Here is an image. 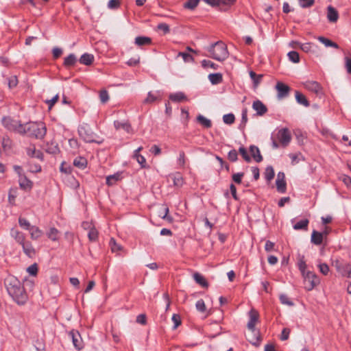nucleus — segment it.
I'll use <instances>...</instances> for the list:
<instances>
[{"mask_svg": "<svg viewBox=\"0 0 351 351\" xmlns=\"http://www.w3.org/2000/svg\"><path fill=\"white\" fill-rule=\"evenodd\" d=\"M4 284L9 295L16 303L23 305L27 302V294L22 283L15 276H8Z\"/></svg>", "mask_w": 351, "mask_h": 351, "instance_id": "1", "label": "nucleus"}, {"mask_svg": "<svg viewBox=\"0 0 351 351\" xmlns=\"http://www.w3.org/2000/svg\"><path fill=\"white\" fill-rule=\"evenodd\" d=\"M46 127L42 122H31L19 126V133L26 134L36 138H43L46 134Z\"/></svg>", "mask_w": 351, "mask_h": 351, "instance_id": "2", "label": "nucleus"}, {"mask_svg": "<svg viewBox=\"0 0 351 351\" xmlns=\"http://www.w3.org/2000/svg\"><path fill=\"white\" fill-rule=\"evenodd\" d=\"M207 49L210 53L209 56L218 61H223L228 56L227 47L221 41L213 44Z\"/></svg>", "mask_w": 351, "mask_h": 351, "instance_id": "3", "label": "nucleus"}, {"mask_svg": "<svg viewBox=\"0 0 351 351\" xmlns=\"http://www.w3.org/2000/svg\"><path fill=\"white\" fill-rule=\"evenodd\" d=\"M304 289L307 291L313 290L316 286L319 284V278L313 272L307 271L302 274Z\"/></svg>", "mask_w": 351, "mask_h": 351, "instance_id": "4", "label": "nucleus"}, {"mask_svg": "<svg viewBox=\"0 0 351 351\" xmlns=\"http://www.w3.org/2000/svg\"><path fill=\"white\" fill-rule=\"evenodd\" d=\"M3 125L9 130L15 131L19 133V126H23L18 121L12 119L10 117H5L2 120Z\"/></svg>", "mask_w": 351, "mask_h": 351, "instance_id": "5", "label": "nucleus"}, {"mask_svg": "<svg viewBox=\"0 0 351 351\" xmlns=\"http://www.w3.org/2000/svg\"><path fill=\"white\" fill-rule=\"evenodd\" d=\"M277 138L283 146H287L291 141V136L287 128L280 129L277 134Z\"/></svg>", "mask_w": 351, "mask_h": 351, "instance_id": "6", "label": "nucleus"}, {"mask_svg": "<svg viewBox=\"0 0 351 351\" xmlns=\"http://www.w3.org/2000/svg\"><path fill=\"white\" fill-rule=\"evenodd\" d=\"M250 320L247 323V328L251 331L254 332L255 330V325L258 320L259 315L257 311L252 308L249 313Z\"/></svg>", "mask_w": 351, "mask_h": 351, "instance_id": "7", "label": "nucleus"}, {"mask_svg": "<svg viewBox=\"0 0 351 351\" xmlns=\"http://www.w3.org/2000/svg\"><path fill=\"white\" fill-rule=\"evenodd\" d=\"M332 265L335 267L337 272L343 277L345 276L346 270L348 269L347 266H350V264L344 263L339 259L332 261Z\"/></svg>", "mask_w": 351, "mask_h": 351, "instance_id": "8", "label": "nucleus"}, {"mask_svg": "<svg viewBox=\"0 0 351 351\" xmlns=\"http://www.w3.org/2000/svg\"><path fill=\"white\" fill-rule=\"evenodd\" d=\"M276 89L278 92V97L280 99L287 97L290 90V88L281 82H277L276 85Z\"/></svg>", "mask_w": 351, "mask_h": 351, "instance_id": "9", "label": "nucleus"}, {"mask_svg": "<svg viewBox=\"0 0 351 351\" xmlns=\"http://www.w3.org/2000/svg\"><path fill=\"white\" fill-rule=\"evenodd\" d=\"M79 134L80 137L86 143L95 142L94 134L89 132L85 127L79 128Z\"/></svg>", "mask_w": 351, "mask_h": 351, "instance_id": "10", "label": "nucleus"}, {"mask_svg": "<svg viewBox=\"0 0 351 351\" xmlns=\"http://www.w3.org/2000/svg\"><path fill=\"white\" fill-rule=\"evenodd\" d=\"M285 176L283 172H279L277 175V178L276 180V184L277 187V190L280 193H285L286 191V182L285 180Z\"/></svg>", "mask_w": 351, "mask_h": 351, "instance_id": "11", "label": "nucleus"}, {"mask_svg": "<svg viewBox=\"0 0 351 351\" xmlns=\"http://www.w3.org/2000/svg\"><path fill=\"white\" fill-rule=\"evenodd\" d=\"M252 108L256 111L257 114L262 116L266 113L267 109L265 104L260 100H256L253 102Z\"/></svg>", "mask_w": 351, "mask_h": 351, "instance_id": "12", "label": "nucleus"}, {"mask_svg": "<svg viewBox=\"0 0 351 351\" xmlns=\"http://www.w3.org/2000/svg\"><path fill=\"white\" fill-rule=\"evenodd\" d=\"M327 19L330 23H336L339 19L338 11L331 5L327 8Z\"/></svg>", "mask_w": 351, "mask_h": 351, "instance_id": "13", "label": "nucleus"}, {"mask_svg": "<svg viewBox=\"0 0 351 351\" xmlns=\"http://www.w3.org/2000/svg\"><path fill=\"white\" fill-rule=\"evenodd\" d=\"M19 183L20 187L24 190H30L33 185L32 182L27 179L25 175L21 176V177L19 178Z\"/></svg>", "mask_w": 351, "mask_h": 351, "instance_id": "14", "label": "nucleus"}, {"mask_svg": "<svg viewBox=\"0 0 351 351\" xmlns=\"http://www.w3.org/2000/svg\"><path fill=\"white\" fill-rule=\"evenodd\" d=\"M69 336L72 338L74 346L77 350H80L82 348V346L80 335L78 332L71 331L69 333Z\"/></svg>", "mask_w": 351, "mask_h": 351, "instance_id": "15", "label": "nucleus"}, {"mask_svg": "<svg viewBox=\"0 0 351 351\" xmlns=\"http://www.w3.org/2000/svg\"><path fill=\"white\" fill-rule=\"evenodd\" d=\"M23 250L24 253L29 257H33L35 254V250L34 249L32 245L29 242H23L22 244Z\"/></svg>", "mask_w": 351, "mask_h": 351, "instance_id": "16", "label": "nucleus"}, {"mask_svg": "<svg viewBox=\"0 0 351 351\" xmlns=\"http://www.w3.org/2000/svg\"><path fill=\"white\" fill-rule=\"evenodd\" d=\"M169 99L174 102H182L187 101L186 96L182 92H178L169 95Z\"/></svg>", "mask_w": 351, "mask_h": 351, "instance_id": "17", "label": "nucleus"}, {"mask_svg": "<svg viewBox=\"0 0 351 351\" xmlns=\"http://www.w3.org/2000/svg\"><path fill=\"white\" fill-rule=\"evenodd\" d=\"M304 87L310 91L318 93L321 90L320 85L315 81H308L304 84Z\"/></svg>", "mask_w": 351, "mask_h": 351, "instance_id": "18", "label": "nucleus"}, {"mask_svg": "<svg viewBox=\"0 0 351 351\" xmlns=\"http://www.w3.org/2000/svg\"><path fill=\"white\" fill-rule=\"evenodd\" d=\"M114 127L117 130L122 129L127 132L128 133L131 132L132 128L130 123L128 121H114Z\"/></svg>", "mask_w": 351, "mask_h": 351, "instance_id": "19", "label": "nucleus"}, {"mask_svg": "<svg viewBox=\"0 0 351 351\" xmlns=\"http://www.w3.org/2000/svg\"><path fill=\"white\" fill-rule=\"evenodd\" d=\"M250 152L253 158L259 162L263 160V157L261 154L259 149L255 145H251L250 147Z\"/></svg>", "mask_w": 351, "mask_h": 351, "instance_id": "20", "label": "nucleus"}, {"mask_svg": "<svg viewBox=\"0 0 351 351\" xmlns=\"http://www.w3.org/2000/svg\"><path fill=\"white\" fill-rule=\"evenodd\" d=\"M324 233L313 230L311 234V242L315 245H320L322 243Z\"/></svg>", "mask_w": 351, "mask_h": 351, "instance_id": "21", "label": "nucleus"}, {"mask_svg": "<svg viewBox=\"0 0 351 351\" xmlns=\"http://www.w3.org/2000/svg\"><path fill=\"white\" fill-rule=\"evenodd\" d=\"M93 60L94 56L93 55L90 53H84L80 58V63L84 65H90L93 63Z\"/></svg>", "mask_w": 351, "mask_h": 351, "instance_id": "22", "label": "nucleus"}, {"mask_svg": "<svg viewBox=\"0 0 351 351\" xmlns=\"http://www.w3.org/2000/svg\"><path fill=\"white\" fill-rule=\"evenodd\" d=\"M193 278L195 281L203 287H208V284L205 278L199 273H195L193 274Z\"/></svg>", "mask_w": 351, "mask_h": 351, "instance_id": "23", "label": "nucleus"}, {"mask_svg": "<svg viewBox=\"0 0 351 351\" xmlns=\"http://www.w3.org/2000/svg\"><path fill=\"white\" fill-rule=\"evenodd\" d=\"M295 99L298 104L303 105L305 107L309 106V102L306 97L299 91L295 92Z\"/></svg>", "mask_w": 351, "mask_h": 351, "instance_id": "24", "label": "nucleus"}, {"mask_svg": "<svg viewBox=\"0 0 351 351\" xmlns=\"http://www.w3.org/2000/svg\"><path fill=\"white\" fill-rule=\"evenodd\" d=\"M151 38L146 36H138L135 38V44L138 46L147 45L151 43Z\"/></svg>", "mask_w": 351, "mask_h": 351, "instance_id": "25", "label": "nucleus"}, {"mask_svg": "<svg viewBox=\"0 0 351 351\" xmlns=\"http://www.w3.org/2000/svg\"><path fill=\"white\" fill-rule=\"evenodd\" d=\"M74 166L83 169L87 165V160L86 158L83 157H77L73 161Z\"/></svg>", "mask_w": 351, "mask_h": 351, "instance_id": "26", "label": "nucleus"}, {"mask_svg": "<svg viewBox=\"0 0 351 351\" xmlns=\"http://www.w3.org/2000/svg\"><path fill=\"white\" fill-rule=\"evenodd\" d=\"M208 79L213 84H218L222 82V75L219 73H212L208 75Z\"/></svg>", "mask_w": 351, "mask_h": 351, "instance_id": "27", "label": "nucleus"}, {"mask_svg": "<svg viewBox=\"0 0 351 351\" xmlns=\"http://www.w3.org/2000/svg\"><path fill=\"white\" fill-rule=\"evenodd\" d=\"M11 234L20 244H22L25 241V237L23 234L19 232L18 230L12 229L11 230Z\"/></svg>", "mask_w": 351, "mask_h": 351, "instance_id": "28", "label": "nucleus"}, {"mask_svg": "<svg viewBox=\"0 0 351 351\" xmlns=\"http://www.w3.org/2000/svg\"><path fill=\"white\" fill-rule=\"evenodd\" d=\"M173 185L177 187H180L182 186L184 181L182 176L179 173H174L171 176Z\"/></svg>", "mask_w": 351, "mask_h": 351, "instance_id": "29", "label": "nucleus"}, {"mask_svg": "<svg viewBox=\"0 0 351 351\" xmlns=\"http://www.w3.org/2000/svg\"><path fill=\"white\" fill-rule=\"evenodd\" d=\"M27 152V154L31 157L40 159L42 158V153L39 150L36 149L34 146L29 147Z\"/></svg>", "mask_w": 351, "mask_h": 351, "instance_id": "30", "label": "nucleus"}, {"mask_svg": "<svg viewBox=\"0 0 351 351\" xmlns=\"http://www.w3.org/2000/svg\"><path fill=\"white\" fill-rule=\"evenodd\" d=\"M318 40L322 43L324 44L326 47H334L335 49H338L339 48V46L336 43H334L332 42V40L325 38V37H323V36H319L318 37Z\"/></svg>", "mask_w": 351, "mask_h": 351, "instance_id": "31", "label": "nucleus"}, {"mask_svg": "<svg viewBox=\"0 0 351 351\" xmlns=\"http://www.w3.org/2000/svg\"><path fill=\"white\" fill-rule=\"evenodd\" d=\"M197 120L202 125H203L204 127H205L206 128H209L212 125L210 120L206 118L203 115H201V114L198 115L197 117Z\"/></svg>", "mask_w": 351, "mask_h": 351, "instance_id": "32", "label": "nucleus"}, {"mask_svg": "<svg viewBox=\"0 0 351 351\" xmlns=\"http://www.w3.org/2000/svg\"><path fill=\"white\" fill-rule=\"evenodd\" d=\"M29 230L32 239H37L42 235V231L38 227L32 226Z\"/></svg>", "mask_w": 351, "mask_h": 351, "instance_id": "33", "label": "nucleus"}, {"mask_svg": "<svg viewBox=\"0 0 351 351\" xmlns=\"http://www.w3.org/2000/svg\"><path fill=\"white\" fill-rule=\"evenodd\" d=\"M169 213V208L166 206H163L160 208V210L158 211V215L164 219H167V221H171L172 218L169 216H168Z\"/></svg>", "mask_w": 351, "mask_h": 351, "instance_id": "34", "label": "nucleus"}, {"mask_svg": "<svg viewBox=\"0 0 351 351\" xmlns=\"http://www.w3.org/2000/svg\"><path fill=\"white\" fill-rule=\"evenodd\" d=\"M77 61L76 56L71 53L64 58V65L66 66H73Z\"/></svg>", "mask_w": 351, "mask_h": 351, "instance_id": "35", "label": "nucleus"}, {"mask_svg": "<svg viewBox=\"0 0 351 351\" xmlns=\"http://www.w3.org/2000/svg\"><path fill=\"white\" fill-rule=\"evenodd\" d=\"M298 268H299V270L300 271L301 274H303L306 271H307L306 270V262L304 261V256H298Z\"/></svg>", "mask_w": 351, "mask_h": 351, "instance_id": "36", "label": "nucleus"}, {"mask_svg": "<svg viewBox=\"0 0 351 351\" xmlns=\"http://www.w3.org/2000/svg\"><path fill=\"white\" fill-rule=\"evenodd\" d=\"M160 96V93L158 92L156 93H152L149 92L147 95V98L144 100V103L145 104H151L154 102Z\"/></svg>", "mask_w": 351, "mask_h": 351, "instance_id": "37", "label": "nucleus"}, {"mask_svg": "<svg viewBox=\"0 0 351 351\" xmlns=\"http://www.w3.org/2000/svg\"><path fill=\"white\" fill-rule=\"evenodd\" d=\"M59 231L55 228H51L47 235L49 239L52 241H57L58 239Z\"/></svg>", "mask_w": 351, "mask_h": 351, "instance_id": "38", "label": "nucleus"}, {"mask_svg": "<svg viewBox=\"0 0 351 351\" xmlns=\"http://www.w3.org/2000/svg\"><path fill=\"white\" fill-rule=\"evenodd\" d=\"M308 224V219H304L298 221L293 226V228L298 230H306Z\"/></svg>", "mask_w": 351, "mask_h": 351, "instance_id": "39", "label": "nucleus"}, {"mask_svg": "<svg viewBox=\"0 0 351 351\" xmlns=\"http://www.w3.org/2000/svg\"><path fill=\"white\" fill-rule=\"evenodd\" d=\"M120 179V174L116 173L109 176L106 178V183L109 186H112Z\"/></svg>", "mask_w": 351, "mask_h": 351, "instance_id": "40", "label": "nucleus"}, {"mask_svg": "<svg viewBox=\"0 0 351 351\" xmlns=\"http://www.w3.org/2000/svg\"><path fill=\"white\" fill-rule=\"evenodd\" d=\"M250 76L251 79L253 80L254 85L255 87H256L258 85L263 77L262 75H257L256 73L252 71H250Z\"/></svg>", "mask_w": 351, "mask_h": 351, "instance_id": "41", "label": "nucleus"}, {"mask_svg": "<svg viewBox=\"0 0 351 351\" xmlns=\"http://www.w3.org/2000/svg\"><path fill=\"white\" fill-rule=\"evenodd\" d=\"M289 59L293 63H298L300 62L299 53L295 51H292L288 53Z\"/></svg>", "mask_w": 351, "mask_h": 351, "instance_id": "42", "label": "nucleus"}, {"mask_svg": "<svg viewBox=\"0 0 351 351\" xmlns=\"http://www.w3.org/2000/svg\"><path fill=\"white\" fill-rule=\"evenodd\" d=\"M279 298L282 304L287 305L289 306H292L294 304L289 298L285 294H281Z\"/></svg>", "mask_w": 351, "mask_h": 351, "instance_id": "43", "label": "nucleus"}, {"mask_svg": "<svg viewBox=\"0 0 351 351\" xmlns=\"http://www.w3.org/2000/svg\"><path fill=\"white\" fill-rule=\"evenodd\" d=\"M110 246L113 252H119L122 250V246L118 244L113 238L110 241Z\"/></svg>", "mask_w": 351, "mask_h": 351, "instance_id": "44", "label": "nucleus"}, {"mask_svg": "<svg viewBox=\"0 0 351 351\" xmlns=\"http://www.w3.org/2000/svg\"><path fill=\"white\" fill-rule=\"evenodd\" d=\"M88 239L90 241H95L97 239V238H98V232L95 229V227H93L92 229H90L88 231Z\"/></svg>", "mask_w": 351, "mask_h": 351, "instance_id": "45", "label": "nucleus"}, {"mask_svg": "<svg viewBox=\"0 0 351 351\" xmlns=\"http://www.w3.org/2000/svg\"><path fill=\"white\" fill-rule=\"evenodd\" d=\"M265 177L268 181L271 180L274 177V171L271 167H267L265 169Z\"/></svg>", "mask_w": 351, "mask_h": 351, "instance_id": "46", "label": "nucleus"}, {"mask_svg": "<svg viewBox=\"0 0 351 351\" xmlns=\"http://www.w3.org/2000/svg\"><path fill=\"white\" fill-rule=\"evenodd\" d=\"M199 1V0H189L184 3V7L186 9L193 10L198 5Z\"/></svg>", "mask_w": 351, "mask_h": 351, "instance_id": "47", "label": "nucleus"}, {"mask_svg": "<svg viewBox=\"0 0 351 351\" xmlns=\"http://www.w3.org/2000/svg\"><path fill=\"white\" fill-rule=\"evenodd\" d=\"M99 99L102 104H106L109 100V95L106 90H101L99 92Z\"/></svg>", "mask_w": 351, "mask_h": 351, "instance_id": "48", "label": "nucleus"}, {"mask_svg": "<svg viewBox=\"0 0 351 351\" xmlns=\"http://www.w3.org/2000/svg\"><path fill=\"white\" fill-rule=\"evenodd\" d=\"M178 56L182 57L185 62H191L194 60L193 56L188 53L179 52Z\"/></svg>", "mask_w": 351, "mask_h": 351, "instance_id": "49", "label": "nucleus"}, {"mask_svg": "<svg viewBox=\"0 0 351 351\" xmlns=\"http://www.w3.org/2000/svg\"><path fill=\"white\" fill-rule=\"evenodd\" d=\"M234 116L233 114H227L223 115V121L226 124H232L234 121Z\"/></svg>", "mask_w": 351, "mask_h": 351, "instance_id": "50", "label": "nucleus"}, {"mask_svg": "<svg viewBox=\"0 0 351 351\" xmlns=\"http://www.w3.org/2000/svg\"><path fill=\"white\" fill-rule=\"evenodd\" d=\"M171 319L174 324L173 328L176 329L181 324L180 316L178 314H173Z\"/></svg>", "mask_w": 351, "mask_h": 351, "instance_id": "51", "label": "nucleus"}, {"mask_svg": "<svg viewBox=\"0 0 351 351\" xmlns=\"http://www.w3.org/2000/svg\"><path fill=\"white\" fill-rule=\"evenodd\" d=\"M315 0H299L300 5L303 8L311 7Z\"/></svg>", "mask_w": 351, "mask_h": 351, "instance_id": "52", "label": "nucleus"}, {"mask_svg": "<svg viewBox=\"0 0 351 351\" xmlns=\"http://www.w3.org/2000/svg\"><path fill=\"white\" fill-rule=\"evenodd\" d=\"M119 6V0H110L108 3V8L110 10L117 9Z\"/></svg>", "mask_w": 351, "mask_h": 351, "instance_id": "53", "label": "nucleus"}, {"mask_svg": "<svg viewBox=\"0 0 351 351\" xmlns=\"http://www.w3.org/2000/svg\"><path fill=\"white\" fill-rule=\"evenodd\" d=\"M195 306L199 312L204 313L206 311V305L203 300H199L196 302Z\"/></svg>", "mask_w": 351, "mask_h": 351, "instance_id": "54", "label": "nucleus"}, {"mask_svg": "<svg viewBox=\"0 0 351 351\" xmlns=\"http://www.w3.org/2000/svg\"><path fill=\"white\" fill-rule=\"evenodd\" d=\"M319 271L324 274L327 275L329 272V267L326 263H320L318 265Z\"/></svg>", "mask_w": 351, "mask_h": 351, "instance_id": "55", "label": "nucleus"}, {"mask_svg": "<svg viewBox=\"0 0 351 351\" xmlns=\"http://www.w3.org/2000/svg\"><path fill=\"white\" fill-rule=\"evenodd\" d=\"M19 225L22 228H25L26 230H29V228L32 227L30 226L29 222L27 219H25L24 218H19Z\"/></svg>", "mask_w": 351, "mask_h": 351, "instance_id": "56", "label": "nucleus"}, {"mask_svg": "<svg viewBox=\"0 0 351 351\" xmlns=\"http://www.w3.org/2000/svg\"><path fill=\"white\" fill-rule=\"evenodd\" d=\"M29 170L33 173H37L41 171V167L39 165L33 164L32 162H29Z\"/></svg>", "mask_w": 351, "mask_h": 351, "instance_id": "57", "label": "nucleus"}, {"mask_svg": "<svg viewBox=\"0 0 351 351\" xmlns=\"http://www.w3.org/2000/svg\"><path fill=\"white\" fill-rule=\"evenodd\" d=\"M341 180L348 187L351 186V178L346 175H341L339 177Z\"/></svg>", "mask_w": 351, "mask_h": 351, "instance_id": "58", "label": "nucleus"}, {"mask_svg": "<svg viewBox=\"0 0 351 351\" xmlns=\"http://www.w3.org/2000/svg\"><path fill=\"white\" fill-rule=\"evenodd\" d=\"M239 151L245 161L250 162L251 160L250 156L247 154V151L244 147H240Z\"/></svg>", "mask_w": 351, "mask_h": 351, "instance_id": "59", "label": "nucleus"}, {"mask_svg": "<svg viewBox=\"0 0 351 351\" xmlns=\"http://www.w3.org/2000/svg\"><path fill=\"white\" fill-rule=\"evenodd\" d=\"M202 65L204 68L210 67V68H213L214 69H217L216 64L215 63H213V62H211L210 60H202Z\"/></svg>", "mask_w": 351, "mask_h": 351, "instance_id": "60", "label": "nucleus"}, {"mask_svg": "<svg viewBox=\"0 0 351 351\" xmlns=\"http://www.w3.org/2000/svg\"><path fill=\"white\" fill-rule=\"evenodd\" d=\"M134 158L136 159L137 162L142 166L144 167L146 163L145 158L144 156L141 155L140 154H134Z\"/></svg>", "mask_w": 351, "mask_h": 351, "instance_id": "61", "label": "nucleus"}, {"mask_svg": "<svg viewBox=\"0 0 351 351\" xmlns=\"http://www.w3.org/2000/svg\"><path fill=\"white\" fill-rule=\"evenodd\" d=\"M27 271L29 274H31L32 276H35L38 271V267H37L36 264H33V265H30L29 267H28L27 269Z\"/></svg>", "mask_w": 351, "mask_h": 351, "instance_id": "62", "label": "nucleus"}, {"mask_svg": "<svg viewBox=\"0 0 351 351\" xmlns=\"http://www.w3.org/2000/svg\"><path fill=\"white\" fill-rule=\"evenodd\" d=\"M237 152L235 149H232L228 153V159L232 162H235L237 160Z\"/></svg>", "mask_w": 351, "mask_h": 351, "instance_id": "63", "label": "nucleus"}, {"mask_svg": "<svg viewBox=\"0 0 351 351\" xmlns=\"http://www.w3.org/2000/svg\"><path fill=\"white\" fill-rule=\"evenodd\" d=\"M345 66L347 72L351 74V58L348 57L345 58Z\"/></svg>", "mask_w": 351, "mask_h": 351, "instance_id": "64", "label": "nucleus"}]
</instances>
